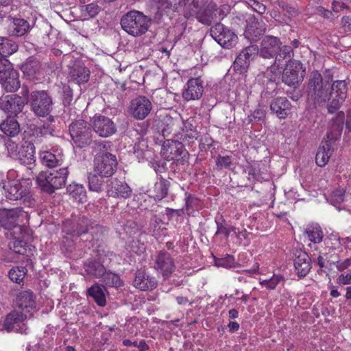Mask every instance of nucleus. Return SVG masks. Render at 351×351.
<instances>
[{"label":"nucleus","mask_w":351,"mask_h":351,"mask_svg":"<svg viewBox=\"0 0 351 351\" xmlns=\"http://www.w3.org/2000/svg\"><path fill=\"white\" fill-rule=\"evenodd\" d=\"M39 129L42 135H53L55 131L53 127L49 123H44Z\"/></svg>","instance_id":"obj_61"},{"label":"nucleus","mask_w":351,"mask_h":351,"mask_svg":"<svg viewBox=\"0 0 351 351\" xmlns=\"http://www.w3.org/2000/svg\"><path fill=\"white\" fill-rule=\"evenodd\" d=\"M132 192V191L128 184L114 179L111 181L108 195L110 197L127 199L131 197Z\"/></svg>","instance_id":"obj_32"},{"label":"nucleus","mask_w":351,"mask_h":351,"mask_svg":"<svg viewBox=\"0 0 351 351\" xmlns=\"http://www.w3.org/2000/svg\"><path fill=\"white\" fill-rule=\"evenodd\" d=\"M181 123H182V133L189 132H197L195 128L193 126L191 121H189V120H186L184 121L181 120Z\"/></svg>","instance_id":"obj_62"},{"label":"nucleus","mask_w":351,"mask_h":351,"mask_svg":"<svg viewBox=\"0 0 351 351\" xmlns=\"http://www.w3.org/2000/svg\"><path fill=\"white\" fill-rule=\"evenodd\" d=\"M21 208L7 209L0 208V226L8 230H12L13 236L16 238L18 234H22V227L19 224V218L22 215Z\"/></svg>","instance_id":"obj_15"},{"label":"nucleus","mask_w":351,"mask_h":351,"mask_svg":"<svg viewBox=\"0 0 351 351\" xmlns=\"http://www.w3.org/2000/svg\"><path fill=\"white\" fill-rule=\"evenodd\" d=\"M104 178H101L97 173H90L88 176V189L91 191L100 193L104 186Z\"/></svg>","instance_id":"obj_42"},{"label":"nucleus","mask_w":351,"mask_h":351,"mask_svg":"<svg viewBox=\"0 0 351 351\" xmlns=\"http://www.w3.org/2000/svg\"><path fill=\"white\" fill-rule=\"evenodd\" d=\"M215 162L217 168L219 169H222L223 168H229L232 163V158L229 156H218L216 158Z\"/></svg>","instance_id":"obj_58"},{"label":"nucleus","mask_w":351,"mask_h":351,"mask_svg":"<svg viewBox=\"0 0 351 351\" xmlns=\"http://www.w3.org/2000/svg\"><path fill=\"white\" fill-rule=\"evenodd\" d=\"M280 64H274V60H271L270 65L267 66L265 76L271 82H274L278 74Z\"/></svg>","instance_id":"obj_53"},{"label":"nucleus","mask_w":351,"mask_h":351,"mask_svg":"<svg viewBox=\"0 0 351 351\" xmlns=\"http://www.w3.org/2000/svg\"><path fill=\"white\" fill-rule=\"evenodd\" d=\"M80 10L84 16L93 18L99 14L101 8L96 3H88L82 5Z\"/></svg>","instance_id":"obj_50"},{"label":"nucleus","mask_w":351,"mask_h":351,"mask_svg":"<svg viewBox=\"0 0 351 351\" xmlns=\"http://www.w3.org/2000/svg\"><path fill=\"white\" fill-rule=\"evenodd\" d=\"M41 160L45 166L53 168L60 165V160L57 159L55 154L46 152L41 156Z\"/></svg>","instance_id":"obj_51"},{"label":"nucleus","mask_w":351,"mask_h":351,"mask_svg":"<svg viewBox=\"0 0 351 351\" xmlns=\"http://www.w3.org/2000/svg\"><path fill=\"white\" fill-rule=\"evenodd\" d=\"M134 286L141 290H153L158 285V282L154 276L147 274L144 270H138L133 282Z\"/></svg>","instance_id":"obj_28"},{"label":"nucleus","mask_w":351,"mask_h":351,"mask_svg":"<svg viewBox=\"0 0 351 351\" xmlns=\"http://www.w3.org/2000/svg\"><path fill=\"white\" fill-rule=\"evenodd\" d=\"M0 84L2 88L7 92L16 91L20 87V81L17 71L12 69L8 72L1 74Z\"/></svg>","instance_id":"obj_31"},{"label":"nucleus","mask_w":351,"mask_h":351,"mask_svg":"<svg viewBox=\"0 0 351 351\" xmlns=\"http://www.w3.org/2000/svg\"><path fill=\"white\" fill-rule=\"evenodd\" d=\"M11 234L14 240L9 243L10 249L16 254H25L27 252V243L20 239L21 238V234H16L19 236V237L16 238L13 236V234Z\"/></svg>","instance_id":"obj_45"},{"label":"nucleus","mask_w":351,"mask_h":351,"mask_svg":"<svg viewBox=\"0 0 351 351\" xmlns=\"http://www.w3.org/2000/svg\"><path fill=\"white\" fill-rule=\"evenodd\" d=\"M265 23L253 16L247 21L244 36L250 42H256L265 33Z\"/></svg>","instance_id":"obj_26"},{"label":"nucleus","mask_w":351,"mask_h":351,"mask_svg":"<svg viewBox=\"0 0 351 351\" xmlns=\"http://www.w3.org/2000/svg\"><path fill=\"white\" fill-rule=\"evenodd\" d=\"M89 69L82 62H75L69 68V81L78 85L85 84L90 79Z\"/></svg>","instance_id":"obj_25"},{"label":"nucleus","mask_w":351,"mask_h":351,"mask_svg":"<svg viewBox=\"0 0 351 351\" xmlns=\"http://www.w3.org/2000/svg\"><path fill=\"white\" fill-rule=\"evenodd\" d=\"M104 288L103 285L95 282L86 290V296L91 298L99 306L101 307L106 304Z\"/></svg>","instance_id":"obj_38"},{"label":"nucleus","mask_w":351,"mask_h":351,"mask_svg":"<svg viewBox=\"0 0 351 351\" xmlns=\"http://www.w3.org/2000/svg\"><path fill=\"white\" fill-rule=\"evenodd\" d=\"M67 192L76 202L83 203L86 199V191L82 184H73L67 186Z\"/></svg>","instance_id":"obj_41"},{"label":"nucleus","mask_w":351,"mask_h":351,"mask_svg":"<svg viewBox=\"0 0 351 351\" xmlns=\"http://www.w3.org/2000/svg\"><path fill=\"white\" fill-rule=\"evenodd\" d=\"M293 56V50L291 46H280L279 51L274 58V64H280L286 59H290Z\"/></svg>","instance_id":"obj_48"},{"label":"nucleus","mask_w":351,"mask_h":351,"mask_svg":"<svg viewBox=\"0 0 351 351\" xmlns=\"http://www.w3.org/2000/svg\"><path fill=\"white\" fill-rule=\"evenodd\" d=\"M179 138L182 141L181 143H183V145L190 146L191 145L197 138L198 132H189L181 133Z\"/></svg>","instance_id":"obj_54"},{"label":"nucleus","mask_w":351,"mask_h":351,"mask_svg":"<svg viewBox=\"0 0 351 351\" xmlns=\"http://www.w3.org/2000/svg\"><path fill=\"white\" fill-rule=\"evenodd\" d=\"M73 99V90L66 84L62 85V100L64 106H70Z\"/></svg>","instance_id":"obj_52"},{"label":"nucleus","mask_w":351,"mask_h":351,"mask_svg":"<svg viewBox=\"0 0 351 351\" xmlns=\"http://www.w3.org/2000/svg\"><path fill=\"white\" fill-rule=\"evenodd\" d=\"M21 95H8L0 99V108L5 112L16 115L21 112L26 104V97L28 96V87L23 85Z\"/></svg>","instance_id":"obj_13"},{"label":"nucleus","mask_w":351,"mask_h":351,"mask_svg":"<svg viewBox=\"0 0 351 351\" xmlns=\"http://www.w3.org/2000/svg\"><path fill=\"white\" fill-rule=\"evenodd\" d=\"M152 108L151 101L145 96L139 95L131 100L128 113L136 120H143L150 114Z\"/></svg>","instance_id":"obj_17"},{"label":"nucleus","mask_w":351,"mask_h":351,"mask_svg":"<svg viewBox=\"0 0 351 351\" xmlns=\"http://www.w3.org/2000/svg\"><path fill=\"white\" fill-rule=\"evenodd\" d=\"M210 34L223 48L231 49L237 43L238 37L234 32L221 22H217L210 27Z\"/></svg>","instance_id":"obj_12"},{"label":"nucleus","mask_w":351,"mask_h":351,"mask_svg":"<svg viewBox=\"0 0 351 351\" xmlns=\"http://www.w3.org/2000/svg\"><path fill=\"white\" fill-rule=\"evenodd\" d=\"M21 69L23 74L30 80L38 79L42 75L40 61L34 58H28L22 64Z\"/></svg>","instance_id":"obj_33"},{"label":"nucleus","mask_w":351,"mask_h":351,"mask_svg":"<svg viewBox=\"0 0 351 351\" xmlns=\"http://www.w3.org/2000/svg\"><path fill=\"white\" fill-rule=\"evenodd\" d=\"M278 5L285 12V15L289 18H293L298 16L300 13L299 9L293 5L288 3L283 0L277 1Z\"/></svg>","instance_id":"obj_49"},{"label":"nucleus","mask_w":351,"mask_h":351,"mask_svg":"<svg viewBox=\"0 0 351 351\" xmlns=\"http://www.w3.org/2000/svg\"><path fill=\"white\" fill-rule=\"evenodd\" d=\"M282 280H284V278L282 276L274 275L269 280L261 282V284L265 286L267 289H274Z\"/></svg>","instance_id":"obj_57"},{"label":"nucleus","mask_w":351,"mask_h":351,"mask_svg":"<svg viewBox=\"0 0 351 351\" xmlns=\"http://www.w3.org/2000/svg\"><path fill=\"white\" fill-rule=\"evenodd\" d=\"M217 223V231L215 232V236H217L219 234H224L226 239H228L230 234V230L227 227V226L223 223L219 222L216 221Z\"/></svg>","instance_id":"obj_59"},{"label":"nucleus","mask_w":351,"mask_h":351,"mask_svg":"<svg viewBox=\"0 0 351 351\" xmlns=\"http://www.w3.org/2000/svg\"><path fill=\"white\" fill-rule=\"evenodd\" d=\"M30 29L29 23L23 19L12 18L8 27V34L12 36L25 35Z\"/></svg>","instance_id":"obj_35"},{"label":"nucleus","mask_w":351,"mask_h":351,"mask_svg":"<svg viewBox=\"0 0 351 351\" xmlns=\"http://www.w3.org/2000/svg\"><path fill=\"white\" fill-rule=\"evenodd\" d=\"M337 282L339 285H350L351 284V274H348L346 275H344L343 274H341L337 279Z\"/></svg>","instance_id":"obj_63"},{"label":"nucleus","mask_w":351,"mask_h":351,"mask_svg":"<svg viewBox=\"0 0 351 351\" xmlns=\"http://www.w3.org/2000/svg\"><path fill=\"white\" fill-rule=\"evenodd\" d=\"M150 21L151 19L143 12L131 10L122 16L121 25L128 34L137 37L148 30Z\"/></svg>","instance_id":"obj_6"},{"label":"nucleus","mask_w":351,"mask_h":351,"mask_svg":"<svg viewBox=\"0 0 351 351\" xmlns=\"http://www.w3.org/2000/svg\"><path fill=\"white\" fill-rule=\"evenodd\" d=\"M183 143L179 141L167 140L163 144V154L166 160H176L178 164L184 165L189 159V154Z\"/></svg>","instance_id":"obj_16"},{"label":"nucleus","mask_w":351,"mask_h":351,"mask_svg":"<svg viewBox=\"0 0 351 351\" xmlns=\"http://www.w3.org/2000/svg\"><path fill=\"white\" fill-rule=\"evenodd\" d=\"M169 186L170 182L161 178L147 192L150 197L154 198L156 202H158L162 200L167 195Z\"/></svg>","instance_id":"obj_34"},{"label":"nucleus","mask_w":351,"mask_h":351,"mask_svg":"<svg viewBox=\"0 0 351 351\" xmlns=\"http://www.w3.org/2000/svg\"><path fill=\"white\" fill-rule=\"evenodd\" d=\"M180 123V117L173 118L165 112H157L153 119L152 128L166 138L176 132Z\"/></svg>","instance_id":"obj_11"},{"label":"nucleus","mask_w":351,"mask_h":351,"mask_svg":"<svg viewBox=\"0 0 351 351\" xmlns=\"http://www.w3.org/2000/svg\"><path fill=\"white\" fill-rule=\"evenodd\" d=\"M282 43L279 38L274 36H265L258 47L256 56L265 60H274Z\"/></svg>","instance_id":"obj_18"},{"label":"nucleus","mask_w":351,"mask_h":351,"mask_svg":"<svg viewBox=\"0 0 351 351\" xmlns=\"http://www.w3.org/2000/svg\"><path fill=\"white\" fill-rule=\"evenodd\" d=\"M69 132L73 145L78 148L94 145L92 125L84 119L72 121L69 126Z\"/></svg>","instance_id":"obj_8"},{"label":"nucleus","mask_w":351,"mask_h":351,"mask_svg":"<svg viewBox=\"0 0 351 351\" xmlns=\"http://www.w3.org/2000/svg\"><path fill=\"white\" fill-rule=\"evenodd\" d=\"M348 84L345 80L324 79L317 71L311 73L306 89L308 99L315 106L325 107L328 114H337L348 97Z\"/></svg>","instance_id":"obj_1"},{"label":"nucleus","mask_w":351,"mask_h":351,"mask_svg":"<svg viewBox=\"0 0 351 351\" xmlns=\"http://www.w3.org/2000/svg\"><path fill=\"white\" fill-rule=\"evenodd\" d=\"M345 190L343 189H337L334 190L330 195V202L336 206L344 201Z\"/></svg>","instance_id":"obj_56"},{"label":"nucleus","mask_w":351,"mask_h":351,"mask_svg":"<svg viewBox=\"0 0 351 351\" xmlns=\"http://www.w3.org/2000/svg\"><path fill=\"white\" fill-rule=\"evenodd\" d=\"M294 267L300 278L305 277L311 270V259L308 254L301 250L294 252Z\"/></svg>","instance_id":"obj_27"},{"label":"nucleus","mask_w":351,"mask_h":351,"mask_svg":"<svg viewBox=\"0 0 351 351\" xmlns=\"http://www.w3.org/2000/svg\"><path fill=\"white\" fill-rule=\"evenodd\" d=\"M104 227L93 221L86 216H72L71 219H66L62 224V250L71 252L75 247V240L88 233H90L93 238L95 234L101 233Z\"/></svg>","instance_id":"obj_2"},{"label":"nucleus","mask_w":351,"mask_h":351,"mask_svg":"<svg viewBox=\"0 0 351 351\" xmlns=\"http://www.w3.org/2000/svg\"><path fill=\"white\" fill-rule=\"evenodd\" d=\"M26 104H29L32 111L38 117L49 115L53 110V98L48 90H35L31 93L28 90Z\"/></svg>","instance_id":"obj_7"},{"label":"nucleus","mask_w":351,"mask_h":351,"mask_svg":"<svg viewBox=\"0 0 351 351\" xmlns=\"http://www.w3.org/2000/svg\"><path fill=\"white\" fill-rule=\"evenodd\" d=\"M154 269L160 273L163 280H168L176 270V265L172 256L165 250H160L154 260Z\"/></svg>","instance_id":"obj_19"},{"label":"nucleus","mask_w":351,"mask_h":351,"mask_svg":"<svg viewBox=\"0 0 351 351\" xmlns=\"http://www.w3.org/2000/svg\"><path fill=\"white\" fill-rule=\"evenodd\" d=\"M1 131L7 136L14 138L21 132L20 125L14 117H8L0 123Z\"/></svg>","instance_id":"obj_37"},{"label":"nucleus","mask_w":351,"mask_h":351,"mask_svg":"<svg viewBox=\"0 0 351 351\" xmlns=\"http://www.w3.org/2000/svg\"><path fill=\"white\" fill-rule=\"evenodd\" d=\"M208 0H179V5L182 7V17L178 19L175 28L182 35L187 25V20L194 17L197 12L202 11L207 5Z\"/></svg>","instance_id":"obj_10"},{"label":"nucleus","mask_w":351,"mask_h":351,"mask_svg":"<svg viewBox=\"0 0 351 351\" xmlns=\"http://www.w3.org/2000/svg\"><path fill=\"white\" fill-rule=\"evenodd\" d=\"M83 267L87 275L95 278H101L106 271L105 267L95 258L86 259L84 263Z\"/></svg>","instance_id":"obj_36"},{"label":"nucleus","mask_w":351,"mask_h":351,"mask_svg":"<svg viewBox=\"0 0 351 351\" xmlns=\"http://www.w3.org/2000/svg\"><path fill=\"white\" fill-rule=\"evenodd\" d=\"M234 258L231 255H227L224 258H216L215 260V264L216 266L225 268H231L234 266Z\"/></svg>","instance_id":"obj_55"},{"label":"nucleus","mask_w":351,"mask_h":351,"mask_svg":"<svg viewBox=\"0 0 351 351\" xmlns=\"http://www.w3.org/2000/svg\"><path fill=\"white\" fill-rule=\"evenodd\" d=\"M225 16L222 9L215 5L208 4L194 17L202 24L210 26L213 23H217L223 19Z\"/></svg>","instance_id":"obj_22"},{"label":"nucleus","mask_w":351,"mask_h":351,"mask_svg":"<svg viewBox=\"0 0 351 351\" xmlns=\"http://www.w3.org/2000/svg\"><path fill=\"white\" fill-rule=\"evenodd\" d=\"M252 8L258 13L263 14L266 11V6L256 0H253Z\"/></svg>","instance_id":"obj_64"},{"label":"nucleus","mask_w":351,"mask_h":351,"mask_svg":"<svg viewBox=\"0 0 351 351\" xmlns=\"http://www.w3.org/2000/svg\"><path fill=\"white\" fill-rule=\"evenodd\" d=\"M35 147L31 142L26 141L23 145L18 153V159L21 164L27 167L28 169H32L34 167L36 162L35 158Z\"/></svg>","instance_id":"obj_30"},{"label":"nucleus","mask_w":351,"mask_h":351,"mask_svg":"<svg viewBox=\"0 0 351 351\" xmlns=\"http://www.w3.org/2000/svg\"><path fill=\"white\" fill-rule=\"evenodd\" d=\"M27 272V269L23 266H17L12 267L9 273L8 276L10 279L16 283L20 284L23 282L25 274Z\"/></svg>","instance_id":"obj_46"},{"label":"nucleus","mask_w":351,"mask_h":351,"mask_svg":"<svg viewBox=\"0 0 351 351\" xmlns=\"http://www.w3.org/2000/svg\"><path fill=\"white\" fill-rule=\"evenodd\" d=\"M27 315L21 312L13 311L10 312L4 321L3 328L8 332L27 333V328L24 324Z\"/></svg>","instance_id":"obj_21"},{"label":"nucleus","mask_w":351,"mask_h":351,"mask_svg":"<svg viewBox=\"0 0 351 351\" xmlns=\"http://www.w3.org/2000/svg\"><path fill=\"white\" fill-rule=\"evenodd\" d=\"M93 130L101 137H109L117 132V125L108 117L95 115L93 121Z\"/></svg>","instance_id":"obj_20"},{"label":"nucleus","mask_w":351,"mask_h":351,"mask_svg":"<svg viewBox=\"0 0 351 351\" xmlns=\"http://www.w3.org/2000/svg\"><path fill=\"white\" fill-rule=\"evenodd\" d=\"M108 147L109 143L107 141H95L92 147L95 152L93 171L101 178L112 177L117 169V157L107 152Z\"/></svg>","instance_id":"obj_4"},{"label":"nucleus","mask_w":351,"mask_h":351,"mask_svg":"<svg viewBox=\"0 0 351 351\" xmlns=\"http://www.w3.org/2000/svg\"><path fill=\"white\" fill-rule=\"evenodd\" d=\"M306 74L302 64L295 60H289L284 69L282 80L292 87H296L303 81Z\"/></svg>","instance_id":"obj_14"},{"label":"nucleus","mask_w":351,"mask_h":351,"mask_svg":"<svg viewBox=\"0 0 351 351\" xmlns=\"http://www.w3.org/2000/svg\"><path fill=\"white\" fill-rule=\"evenodd\" d=\"M204 81L199 77H191L186 82L182 92V97L185 101L199 99L204 93Z\"/></svg>","instance_id":"obj_24"},{"label":"nucleus","mask_w":351,"mask_h":351,"mask_svg":"<svg viewBox=\"0 0 351 351\" xmlns=\"http://www.w3.org/2000/svg\"><path fill=\"white\" fill-rule=\"evenodd\" d=\"M265 117V110L261 108L256 109L253 113L248 117L250 121L253 120L261 121Z\"/></svg>","instance_id":"obj_60"},{"label":"nucleus","mask_w":351,"mask_h":351,"mask_svg":"<svg viewBox=\"0 0 351 351\" xmlns=\"http://www.w3.org/2000/svg\"><path fill=\"white\" fill-rule=\"evenodd\" d=\"M158 10L162 12H168L173 10L174 12H178L182 14V7L179 5V0H177L174 4L169 0H155Z\"/></svg>","instance_id":"obj_44"},{"label":"nucleus","mask_w":351,"mask_h":351,"mask_svg":"<svg viewBox=\"0 0 351 351\" xmlns=\"http://www.w3.org/2000/svg\"><path fill=\"white\" fill-rule=\"evenodd\" d=\"M5 197L10 200H21L24 204H31L32 195L30 187L25 180L17 179L8 180L3 183Z\"/></svg>","instance_id":"obj_9"},{"label":"nucleus","mask_w":351,"mask_h":351,"mask_svg":"<svg viewBox=\"0 0 351 351\" xmlns=\"http://www.w3.org/2000/svg\"><path fill=\"white\" fill-rule=\"evenodd\" d=\"M256 52H258L257 45H250L243 49L233 63L234 70L239 74L247 71L250 60L254 58Z\"/></svg>","instance_id":"obj_23"},{"label":"nucleus","mask_w":351,"mask_h":351,"mask_svg":"<svg viewBox=\"0 0 351 351\" xmlns=\"http://www.w3.org/2000/svg\"><path fill=\"white\" fill-rule=\"evenodd\" d=\"M66 167L53 171H40L36 176V182L39 189L48 195L65 186L69 176Z\"/></svg>","instance_id":"obj_5"},{"label":"nucleus","mask_w":351,"mask_h":351,"mask_svg":"<svg viewBox=\"0 0 351 351\" xmlns=\"http://www.w3.org/2000/svg\"><path fill=\"white\" fill-rule=\"evenodd\" d=\"M291 102L287 97H278L274 99L270 104V110L280 119H285L290 113Z\"/></svg>","instance_id":"obj_29"},{"label":"nucleus","mask_w":351,"mask_h":351,"mask_svg":"<svg viewBox=\"0 0 351 351\" xmlns=\"http://www.w3.org/2000/svg\"><path fill=\"white\" fill-rule=\"evenodd\" d=\"M344 123V112H338L329 121L328 132L324 138L325 142H322L315 156L316 164L324 167L332 155L331 146L338 141L342 134Z\"/></svg>","instance_id":"obj_3"},{"label":"nucleus","mask_w":351,"mask_h":351,"mask_svg":"<svg viewBox=\"0 0 351 351\" xmlns=\"http://www.w3.org/2000/svg\"><path fill=\"white\" fill-rule=\"evenodd\" d=\"M309 240L315 243H319L323 239V232L319 226H311L306 229Z\"/></svg>","instance_id":"obj_47"},{"label":"nucleus","mask_w":351,"mask_h":351,"mask_svg":"<svg viewBox=\"0 0 351 351\" xmlns=\"http://www.w3.org/2000/svg\"><path fill=\"white\" fill-rule=\"evenodd\" d=\"M19 49L18 43L8 37L0 36V53L5 56H10Z\"/></svg>","instance_id":"obj_40"},{"label":"nucleus","mask_w":351,"mask_h":351,"mask_svg":"<svg viewBox=\"0 0 351 351\" xmlns=\"http://www.w3.org/2000/svg\"><path fill=\"white\" fill-rule=\"evenodd\" d=\"M16 304L20 308H33L35 307L34 295L32 291H22L16 296Z\"/></svg>","instance_id":"obj_39"},{"label":"nucleus","mask_w":351,"mask_h":351,"mask_svg":"<svg viewBox=\"0 0 351 351\" xmlns=\"http://www.w3.org/2000/svg\"><path fill=\"white\" fill-rule=\"evenodd\" d=\"M101 278L104 285L107 287L119 288L123 285V282L121 280L120 276L110 271L106 270Z\"/></svg>","instance_id":"obj_43"}]
</instances>
